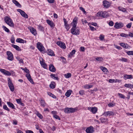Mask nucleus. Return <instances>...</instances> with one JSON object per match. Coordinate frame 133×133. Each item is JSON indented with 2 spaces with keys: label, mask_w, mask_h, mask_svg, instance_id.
Listing matches in <instances>:
<instances>
[{
  "label": "nucleus",
  "mask_w": 133,
  "mask_h": 133,
  "mask_svg": "<svg viewBox=\"0 0 133 133\" xmlns=\"http://www.w3.org/2000/svg\"><path fill=\"white\" fill-rule=\"evenodd\" d=\"M12 46L15 49L17 50L18 51H20L21 50L19 47L17 45L14 44H12Z\"/></svg>",
  "instance_id": "30"
},
{
  "label": "nucleus",
  "mask_w": 133,
  "mask_h": 133,
  "mask_svg": "<svg viewBox=\"0 0 133 133\" xmlns=\"http://www.w3.org/2000/svg\"><path fill=\"white\" fill-rule=\"evenodd\" d=\"M114 114L113 112L111 111H108L104 112L103 114V115L107 116L108 115L109 116L113 115Z\"/></svg>",
  "instance_id": "14"
},
{
  "label": "nucleus",
  "mask_w": 133,
  "mask_h": 133,
  "mask_svg": "<svg viewBox=\"0 0 133 133\" xmlns=\"http://www.w3.org/2000/svg\"><path fill=\"white\" fill-rule=\"evenodd\" d=\"M131 84H125L124 86L125 87L130 88V86H131Z\"/></svg>",
  "instance_id": "50"
},
{
  "label": "nucleus",
  "mask_w": 133,
  "mask_h": 133,
  "mask_svg": "<svg viewBox=\"0 0 133 133\" xmlns=\"http://www.w3.org/2000/svg\"><path fill=\"white\" fill-rule=\"evenodd\" d=\"M40 64L44 68L46 69L47 67L46 64L43 61H40Z\"/></svg>",
  "instance_id": "28"
},
{
  "label": "nucleus",
  "mask_w": 133,
  "mask_h": 133,
  "mask_svg": "<svg viewBox=\"0 0 133 133\" xmlns=\"http://www.w3.org/2000/svg\"><path fill=\"white\" fill-rule=\"evenodd\" d=\"M7 103L8 106L12 108V109H15V106L12 103L10 102H7Z\"/></svg>",
  "instance_id": "24"
},
{
  "label": "nucleus",
  "mask_w": 133,
  "mask_h": 133,
  "mask_svg": "<svg viewBox=\"0 0 133 133\" xmlns=\"http://www.w3.org/2000/svg\"><path fill=\"white\" fill-rule=\"evenodd\" d=\"M38 28L40 30H44V28L41 25H39L38 26Z\"/></svg>",
  "instance_id": "53"
},
{
  "label": "nucleus",
  "mask_w": 133,
  "mask_h": 133,
  "mask_svg": "<svg viewBox=\"0 0 133 133\" xmlns=\"http://www.w3.org/2000/svg\"><path fill=\"white\" fill-rule=\"evenodd\" d=\"M131 25V23H129L127 25L126 27L128 28H130Z\"/></svg>",
  "instance_id": "55"
},
{
  "label": "nucleus",
  "mask_w": 133,
  "mask_h": 133,
  "mask_svg": "<svg viewBox=\"0 0 133 133\" xmlns=\"http://www.w3.org/2000/svg\"><path fill=\"white\" fill-rule=\"evenodd\" d=\"M88 109L94 114L96 113L97 111V108L96 107H88Z\"/></svg>",
  "instance_id": "8"
},
{
  "label": "nucleus",
  "mask_w": 133,
  "mask_h": 133,
  "mask_svg": "<svg viewBox=\"0 0 133 133\" xmlns=\"http://www.w3.org/2000/svg\"><path fill=\"white\" fill-rule=\"evenodd\" d=\"M97 16L98 17H105L106 16V12L103 11L98 12L97 13Z\"/></svg>",
  "instance_id": "11"
},
{
  "label": "nucleus",
  "mask_w": 133,
  "mask_h": 133,
  "mask_svg": "<svg viewBox=\"0 0 133 133\" xmlns=\"http://www.w3.org/2000/svg\"><path fill=\"white\" fill-rule=\"evenodd\" d=\"M55 83L54 82H52L49 85V87L51 89H54L55 88V85L53 84H55Z\"/></svg>",
  "instance_id": "34"
},
{
  "label": "nucleus",
  "mask_w": 133,
  "mask_h": 133,
  "mask_svg": "<svg viewBox=\"0 0 133 133\" xmlns=\"http://www.w3.org/2000/svg\"><path fill=\"white\" fill-rule=\"evenodd\" d=\"M6 54L8 56L7 59L9 60L12 61L13 60V55L11 52L10 51H7L6 52Z\"/></svg>",
  "instance_id": "5"
},
{
  "label": "nucleus",
  "mask_w": 133,
  "mask_h": 133,
  "mask_svg": "<svg viewBox=\"0 0 133 133\" xmlns=\"http://www.w3.org/2000/svg\"><path fill=\"white\" fill-rule=\"evenodd\" d=\"M103 5L105 8H108L110 6L109 2L107 1H104L103 2Z\"/></svg>",
  "instance_id": "15"
},
{
  "label": "nucleus",
  "mask_w": 133,
  "mask_h": 133,
  "mask_svg": "<svg viewBox=\"0 0 133 133\" xmlns=\"http://www.w3.org/2000/svg\"><path fill=\"white\" fill-rule=\"evenodd\" d=\"M75 52L76 51L75 50H72L71 52L70 53V54L68 55V57H70L72 56V55L75 54Z\"/></svg>",
  "instance_id": "33"
},
{
  "label": "nucleus",
  "mask_w": 133,
  "mask_h": 133,
  "mask_svg": "<svg viewBox=\"0 0 133 133\" xmlns=\"http://www.w3.org/2000/svg\"><path fill=\"white\" fill-rule=\"evenodd\" d=\"M31 32L35 36L37 34V32L36 30L33 28H31L30 29Z\"/></svg>",
  "instance_id": "22"
},
{
  "label": "nucleus",
  "mask_w": 133,
  "mask_h": 133,
  "mask_svg": "<svg viewBox=\"0 0 133 133\" xmlns=\"http://www.w3.org/2000/svg\"><path fill=\"white\" fill-rule=\"evenodd\" d=\"M37 48L40 51L44 50V48L42 44L39 42H38L37 44Z\"/></svg>",
  "instance_id": "6"
},
{
  "label": "nucleus",
  "mask_w": 133,
  "mask_h": 133,
  "mask_svg": "<svg viewBox=\"0 0 133 133\" xmlns=\"http://www.w3.org/2000/svg\"><path fill=\"white\" fill-rule=\"evenodd\" d=\"M123 26V24L122 23H116L114 26V27L116 29H118L121 28Z\"/></svg>",
  "instance_id": "10"
},
{
  "label": "nucleus",
  "mask_w": 133,
  "mask_h": 133,
  "mask_svg": "<svg viewBox=\"0 0 133 133\" xmlns=\"http://www.w3.org/2000/svg\"><path fill=\"white\" fill-rule=\"evenodd\" d=\"M89 26L90 29L91 30L94 31V30H96V29H95L94 27L90 26Z\"/></svg>",
  "instance_id": "59"
},
{
  "label": "nucleus",
  "mask_w": 133,
  "mask_h": 133,
  "mask_svg": "<svg viewBox=\"0 0 133 133\" xmlns=\"http://www.w3.org/2000/svg\"><path fill=\"white\" fill-rule=\"evenodd\" d=\"M114 80H115L114 79H110L109 80V81L110 83H113L114 82Z\"/></svg>",
  "instance_id": "62"
},
{
  "label": "nucleus",
  "mask_w": 133,
  "mask_h": 133,
  "mask_svg": "<svg viewBox=\"0 0 133 133\" xmlns=\"http://www.w3.org/2000/svg\"><path fill=\"white\" fill-rule=\"evenodd\" d=\"M99 38L101 40H102L104 38V36L101 35H100Z\"/></svg>",
  "instance_id": "52"
},
{
  "label": "nucleus",
  "mask_w": 133,
  "mask_h": 133,
  "mask_svg": "<svg viewBox=\"0 0 133 133\" xmlns=\"http://www.w3.org/2000/svg\"><path fill=\"white\" fill-rule=\"evenodd\" d=\"M129 36L131 37H133V33L129 32V34L128 35V37Z\"/></svg>",
  "instance_id": "58"
},
{
  "label": "nucleus",
  "mask_w": 133,
  "mask_h": 133,
  "mask_svg": "<svg viewBox=\"0 0 133 133\" xmlns=\"http://www.w3.org/2000/svg\"><path fill=\"white\" fill-rule=\"evenodd\" d=\"M47 1L50 3H53L54 1V0H47Z\"/></svg>",
  "instance_id": "63"
},
{
  "label": "nucleus",
  "mask_w": 133,
  "mask_h": 133,
  "mask_svg": "<svg viewBox=\"0 0 133 133\" xmlns=\"http://www.w3.org/2000/svg\"><path fill=\"white\" fill-rule=\"evenodd\" d=\"M121 46L125 49H127L129 47V45L127 44H125L123 43H120Z\"/></svg>",
  "instance_id": "23"
},
{
  "label": "nucleus",
  "mask_w": 133,
  "mask_h": 133,
  "mask_svg": "<svg viewBox=\"0 0 133 133\" xmlns=\"http://www.w3.org/2000/svg\"><path fill=\"white\" fill-rule=\"evenodd\" d=\"M64 23V25L65 28L67 29V30H68L69 29V25L68 24V22L66 21V19L64 18L63 19Z\"/></svg>",
  "instance_id": "18"
},
{
  "label": "nucleus",
  "mask_w": 133,
  "mask_h": 133,
  "mask_svg": "<svg viewBox=\"0 0 133 133\" xmlns=\"http://www.w3.org/2000/svg\"><path fill=\"white\" fill-rule=\"evenodd\" d=\"M126 53L129 55H132L133 56V51H127L126 52Z\"/></svg>",
  "instance_id": "40"
},
{
  "label": "nucleus",
  "mask_w": 133,
  "mask_h": 133,
  "mask_svg": "<svg viewBox=\"0 0 133 133\" xmlns=\"http://www.w3.org/2000/svg\"><path fill=\"white\" fill-rule=\"evenodd\" d=\"M100 68L104 72H106L108 71L107 69L105 67L101 66Z\"/></svg>",
  "instance_id": "37"
},
{
  "label": "nucleus",
  "mask_w": 133,
  "mask_h": 133,
  "mask_svg": "<svg viewBox=\"0 0 133 133\" xmlns=\"http://www.w3.org/2000/svg\"><path fill=\"white\" fill-rule=\"evenodd\" d=\"M36 115L40 119H42L43 117L42 115L39 113H37Z\"/></svg>",
  "instance_id": "47"
},
{
  "label": "nucleus",
  "mask_w": 133,
  "mask_h": 133,
  "mask_svg": "<svg viewBox=\"0 0 133 133\" xmlns=\"http://www.w3.org/2000/svg\"><path fill=\"white\" fill-rule=\"evenodd\" d=\"M92 85H86L84 86V88H85L88 89L91 88L92 87Z\"/></svg>",
  "instance_id": "42"
},
{
  "label": "nucleus",
  "mask_w": 133,
  "mask_h": 133,
  "mask_svg": "<svg viewBox=\"0 0 133 133\" xmlns=\"http://www.w3.org/2000/svg\"><path fill=\"white\" fill-rule=\"evenodd\" d=\"M120 60L122 61L127 62V59L124 58H122L121 59H120Z\"/></svg>",
  "instance_id": "48"
},
{
  "label": "nucleus",
  "mask_w": 133,
  "mask_h": 133,
  "mask_svg": "<svg viewBox=\"0 0 133 133\" xmlns=\"http://www.w3.org/2000/svg\"><path fill=\"white\" fill-rule=\"evenodd\" d=\"M100 120L102 123L108 121L107 118L101 117L100 118Z\"/></svg>",
  "instance_id": "32"
},
{
  "label": "nucleus",
  "mask_w": 133,
  "mask_h": 133,
  "mask_svg": "<svg viewBox=\"0 0 133 133\" xmlns=\"http://www.w3.org/2000/svg\"><path fill=\"white\" fill-rule=\"evenodd\" d=\"M77 109L72 108H67L64 109V112L66 113L69 114L74 112L76 111Z\"/></svg>",
  "instance_id": "3"
},
{
  "label": "nucleus",
  "mask_w": 133,
  "mask_h": 133,
  "mask_svg": "<svg viewBox=\"0 0 133 133\" xmlns=\"http://www.w3.org/2000/svg\"><path fill=\"white\" fill-rule=\"evenodd\" d=\"M8 84L11 91L13 92L14 90V87L12 82L9 78H8Z\"/></svg>",
  "instance_id": "4"
},
{
  "label": "nucleus",
  "mask_w": 133,
  "mask_h": 133,
  "mask_svg": "<svg viewBox=\"0 0 133 133\" xmlns=\"http://www.w3.org/2000/svg\"><path fill=\"white\" fill-rule=\"evenodd\" d=\"M118 9L120 11H121L123 12H127L126 9L125 8L122 7H119L118 8Z\"/></svg>",
  "instance_id": "31"
},
{
  "label": "nucleus",
  "mask_w": 133,
  "mask_h": 133,
  "mask_svg": "<svg viewBox=\"0 0 133 133\" xmlns=\"http://www.w3.org/2000/svg\"><path fill=\"white\" fill-rule=\"evenodd\" d=\"M77 18L75 17L73 19L72 24L73 25V27L71 29V33L73 35H78L79 34V30L76 29V26L77 23Z\"/></svg>",
  "instance_id": "1"
},
{
  "label": "nucleus",
  "mask_w": 133,
  "mask_h": 133,
  "mask_svg": "<svg viewBox=\"0 0 133 133\" xmlns=\"http://www.w3.org/2000/svg\"><path fill=\"white\" fill-rule=\"evenodd\" d=\"M3 108L4 109L8 111H10V110L7 107L6 105H4L3 106Z\"/></svg>",
  "instance_id": "46"
},
{
  "label": "nucleus",
  "mask_w": 133,
  "mask_h": 133,
  "mask_svg": "<svg viewBox=\"0 0 133 133\" xmlns=\"http://www.w3.org/2000/svg\"><path fill=\"white\" fill-rule=\"evenodd\" d=\"M56 44L61 48L65 49L66 48L65 44L63 42L61 41H58L57 42Z\"/></svg>",
  "instance_id": "9"
},
{
  "label": "nucleus",
  "mask_w": 133,
  "mask_h": 133,
  "mask_svg": "<svg viewBox=\"0 0 133 133\" xmlns=\"http://www.w3.org/2000/svg\"><path fill=\"white\" fill-rule=\"evenodd\" d=\"M5 22L9 26L11 27H14V24L13 22L11 19L9 17L6 16L5 18Z\"/></svg>",
  "instance_id": "2"
},
{
  "label": "nucleus",
  "mask_w": 133,
  "mask_h": 133,
  "mask_svg": "<svg viewBox=\"0 0 133 133\" xmlns=\"http://www.w3.org/2000/svg\"><path fill=\"white\" fill-rule=\"evenodd\" d=\"M49 70L53 72H55L56 71V69L53 64H50L49 66Z\"/></svg>",
  "instance_id": "19"
},
{
  "label": "nucleus",
  "mask_w": 133,
  "mask_h": 133,
  "mask_svg": "<svg viewBox=\"0 0 133 133\" xmlns=\"http://www.w3.org/2000/svg\"><path fill=\"white\" fill-rule=\"evenodd\" d=\"M118 95L121 98L123 99H124L125 98V96L122 94L118 93Z\"/></svg>",
  "instance_id": "44"
},
{
  "label": "nucleus",
  "mask_w": 133,
  "mask_h": 133,
  "mask_svg": "<svg viewBox=\"0 0 133 133\" xmlns=\"http://www.w3.org/2000/svg\"><path fill=\"white\" fill-rule=\"evenodd\" d=\"M108 106L109 107H113L114 105L112 103H109L108 105Z\"/></svg>",
  "instance_id": "60"
},
{
  "label": "nucleus",
  "mask_w": 133,
  "mask_h": 133,
  "mask_svg": "<svg viewBox=\"0 0 133 133\" xmlns=\"http://www.w3.org/2000/svg\"><path fill=\"white\" fill-rule=\"evenodd\" d=\"M12 2L17 6L19 7H21V5L16 0H13Z\"/></svg>",
  "instance_id": "26"
},
{
  "label": "nucleus",
  "mask_w": 133,
  "mask_h": 133,
  "mask_svg": "<svg viewBox=\"0 0 133 133\" xmlns=\"http://www.w3.org/2000/svg\"><path fill=\"white\" fill-rule=\"evenodd\" d=\"M47 54L50 56H54L55 55L54 52L51 49L48 50L46 52Z\"/></svg>",
  "instance_id": "17"
},
{
  "label": "nucleus",
  "mask_w": 133,
  "mask_h": 133,
  "mask_svg": "<svg viewBox=\"0 0 133 133\" xmlns=\"http://www.w3.org/2000/svg\"><path fill=\"white\" fill-rule=\"evenodd\" d=\"M26 133H34L31 130H27L26 131Z\"/></svg>",
  "instance_id": "61"
},
{
  "label": "nucleus",
  "mask_w": 133,
  "mask_h": 133,
  "mask_svg": "<svg viewBox=\"0 0 133 133\" xmlns=\"http://www.w3.org/2000/svg\"><path fill=\"white\" fill-rule=\"evenodd\" d=\"M79 93L81 95H82L84 94V91L83 90H81L79 91Z\"/></svg>",
  "instance_id": "51"
},
{
  "label": "nucleus",
  "mask_w": 133,
  "mask_h": 133,
  "mask_svg": "<svg viewBox=\"0 0 133 133\" xmlns=\"http://www.w3.org/2000/svg\"><path fill=\"white\" fill-rule=\"evenodd\" d=\"M0 71L5 75L10 76L11 75L10 72L4 69H0Z\"/></svg>",
  "instance_id": "12"
},
{
  "label": "nucleus",
  "mask_w": 133,
  "mask_h": 133,
  "mask_svg": "<svg viewBox=\"0 0 133 133\" xmlns=\"http://www.w3.org/2000/svg\"><path fill=\"white\" fill-rule=\"evenodd\" d=\"M17 11L19 12L21 16L24 18H28V16L25 12L21 9H17Z\"/></svg>",
  "instance_id": "7"
},
{
  "label": "nucleus",
  "mask_w": 133,
  "mask_h": 133,
  "mask_svg": "<svg viewBox=\"0 0 133 133\" xmlns=\"http://www.w3.org/2000/svg\"><path fill=\"white\" fill-rule=\"evenodd\" d=\"M55 74H51L50 75V77L54 79H55L57 80H58V78L57 77H55Z\"/></svg>",
  "instance_id": "36"
},
{
  "label": "nucleus",
  "mask_w": 133,
  "mask_h": 133,
  "mask_svg": "<svg viewBox=\"0 0 133 133\" xmlns=\"http://www.w3.org/2000/svg\"><path fill=\"white\" fill-rule=\"evenodd\" d=\"M94 131V128L92 126L88 128L86 130V131L87 133H92Z\"/></svg>",
  "instance_id": "13"
},
{
  "label": "nucleus",
  "mask_w": 133,
  "mask_h": 133,
  "mask_svg": "<svg viewBox=\"0 0 133 133\" xmlns=\"http://www.w3.org/2000/svg\"><path fill=\"white\" fill-rule=\"evenodd\" d=\"M72 92V90H68L65 94V95L68 97H69L71 94Z\"/></svg>",
  "instance_id": "25"
},
{
  "label": "nucleus",
  "mask_w": 133,
  "mask_h": 133,
  "mask_svg": "<svg viewBox=\"0 0 133 133\" xmlns=\"http://www.w3.org/2000/svg\"><path fill=\"white\" fill-rule=\"evenodd\" d=\"M26 76L28 80L32 84H34V82L33 81L32 79L31 78L30 75L29 74H28L26 75Z\"/></svg>",
  "instance_id": "16"
},
{
  "label": "nucleus",
  "mask_w": 133,
  "mask_h": 133,
  "mask_svg": "<svg viewBox=\"0 0 133 133\" xmlns=\"http://www.w3.org/2000/svg\"><path fill=\"white\" fill-rule=\"evenodd\" d=\"M16 42L18 43H26V41L20 38H17L16 40Z\"/></svg>",
  "instance_id": "27"
},
{
  "label": "nucleus",
  "mask_w": 133,
  "mask_h": 133,
  "mask_svg": "<svg viewBox=\"0 0 133 133\" xmlns=\"http://www.w3.org/2000/svg\"><path fill=\"white\" fill-rule=\"evenodd\" d=\"M16 101H17V103L18 104H20V103H21V102H22V100L21 98L20 99H16Z\"/></svg>",
  "instance_id": "49"
},
{
  "label": "nucleus",
  "mask_w": 133,
  "mask_h": 133,
  "mask_svg": "<svg viewBox=\"0 0 133 133\" xmlns=\"http://www.w3.org/2000/svg\"><path fill=\"white\" fill-rule=\"evenodd\" d=\"M40 101L41 104V105L43 106V107L45 106L46 105V103L44 100L41 99Z\"/></svg>",
  "instance_id": "29"
},
{
  "label": "nucleus",
  "mask_w": 133,
  "mask_h": 133,
  "mask_svg": "<svg viewBox=\"0 0 133 133\" xmlns=\"http://www.w3.org/2000/svg\"><path fill=\"white\" fill-rule=\"evenodd\" d=\"M16 59L19 61V62L21 63H23V59H22L18 57H16Z\"/></svg>",
  "instance_id": "41"
},
{
  "label": "nucleus",
  "mask_w": 133,
  "mask_h": 133,
  "mask_svg": "<svg viewBox=\"0 0 133 133\" xmlns=\"http://www.w3.org/2000/svg\"><path fill=\"white\" fill-rule=\"evenodd\" d=\"M65 77L66 78H70L71 76V74L70 73H68L64 75Z\"/></svg>",
  "instance_id": "35"
},
{
  "label": "nucleus",
  "mask_w": 133,
  "mask_h": 133,
  "mask_svg": "<svg viewBox=\"0 0 133 133\" xmlns=\"http://www.w3.org/2000/svg\"><path fill=\"white\" fill-rule=\"evenodd\" d=\"M96 60L99 61H102L103 60V58L101 57H97L96 58Z\"/></svg>",
  "instance_id": "43"
},
{
  "label": "nucleus",
  "mask_w": 133,
  "mask_h": 133,
  "mask_svg": "<svg viewBox=\"0 0 133 133\" xmlns=\"http://www.w3.org/2000/svg\"><path fill=\"white\" fill-rule=\"evenodd\" d=\"M46 22L51 27H54V26L55 25H54V24L52 21L47 19L46 20Z\"/></svg>",
  "instance_id": "20"
},
{
  "label": "nucleus",
  "mask_w": 133,
  "mask_h": 133,
  "mask_svg": "<svg viewBox=\"0 0 133 133\" xmlns=\"http://www.w3.org/2000/svg\"><path fill=\"white\" fill-rule=\"evenodd\" d=\"M120 36L123 37L127 38L128 37V34L124 33H122L120 34Z\"/></svg>",
  "instance_id": "38"
},
{
  "label": "nucleus",
  "mask_w": 133,
  "mask_h": 133,
  "mask_svg": "<svg viewBox=\"0 0 133 133\" xmlns=\"http://www.w3.org/2000/svg\"><path fill=\"white\" fill-rule=\"evenodd\" d=\"M109 24L110 26H112L114 25V23L112 21H110L109 22Z\"/></svg>",
  "instance_id": "56"
},
{
  "label": "nucleus",
  "mask_w": 133,
  "mask_h": 133,
  "mask_svg": "<svg viewBox=\"0 0 133 133\" xmlns=\"http://www.w3.org/2000/svg\"><path fill=\"white\" fill-rule=\"evenodd\" d=\"M17 121L15 120H13L12 123L13 124L16 125L17 124Z\"/></svg>",
  "instance_id": "57"
},
{
  "label": "nucleus",
  "mask_w": 133,
  "mask_h": 133,
  "mask_svg": "<svg viewBox=\"0 0 133 133\" xmlns=\"http://www.w3.org/2000/svg\"><path fill=\"white\" fill-rule=\"evenodd\" d=\"M81 51H84V47H81L80 48Z\"/></svg>",
  "instance_id": "64"
},
{
  "label": "nucleus",
  "mask_w": 133,
  "mask_h": 133,
  "mask_svg": "<svg viewBox=\"0 0 133 133\" xmlns=\"http://www.w3.org/2000/svg\"><path fill=\"white\" fill-rule=\"evenodd\" d=\"M53 117L56 119H58L59 120H61L59 116L57 115H53Z\"/></svg>",
  "instance_id": "45"
},
{
  "label": "nucleus",
  "mask_w": 133,
  "mask_h": 133,
  "mask_svg": "<svg viewBox=\"0 0 133 133\" xmlns=\"http://www.w3.org/2000/svg\"><path fill=\"white\" fill-rule=\"evenodd\" d=\"M3 29L6 32H10L9 30L4 26H2Z\"/></svg>",
  "instance_id": "39"
},
{
  "label": "nucleus",
  "mask_w": 133,
  "mask_h": 133,
  "mask_svg": "<svg viewBox=\"0 0 133 133\" xmlns=\"http://www.w3.org/2000/svg\"><path fill=\"white\" fill-rule=\"evenodd\" d=\"M123 78L126 80L127 79H132L133 78L131 75H125L124 76Z\"/></svg>",
  "instance_id": "21"
},
{
  "label": "nucleus",
  "mask_w": 133,
  "mask_h": 133,
  "mask_svg": "<svg viewBox=\"0 0 133 133\" xmlns=\"http://www.w3.org/2000/svg\"><path fill=\"white\" fill-rule=\"evenodd\" d=\"M79 9L80 10H82L83 12L85 13L86 12V11L82 7H79Z\"/></svg>",
  "instance_id": "54"
}]
</instances>
